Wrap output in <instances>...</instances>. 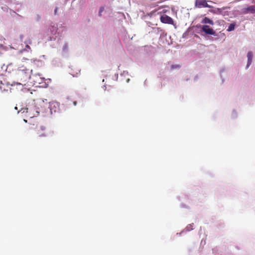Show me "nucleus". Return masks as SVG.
I'll return each instance as SVG.
<instances>
[{
  "label": "nucleus",
  "mask_w": 255,
  "mask_h": 255,
  "mask_svg": "<svg viewBox=\"0 0 255 255\" xmlns=\"http://www.w3.org/2000/svg\"><path fill=\"white\" fill-rule=\"evenodd\" d=\"M57 25L55 24L51 25L49 26L48 28V31L53 35L49 36L48 37V40L54 41H53V43L50 44V45L52 48L56 47L59 43L60 38L57 37V36L55 35L56 33H57Z\"/></svg>",
  "instance_id": "obj_1"
},
{
  "label": "nucleus",
  "mask_w": 255,
  "mask_h": 255,
  "mask_svg": "<svg viewBox=\"0 0 255 255\" xmlns=\"http://www.w3.org/2000/svg\"><path fill=\"white\" fill-rule=\"evenodd\" d=\"M49 112L50 115L60 112V104L57 102H49L48 108L45 110V113L47 114Z\"/></svg>",
  "instance_id": "obj_2"
},
{
  "label": "nucleus",
  "mask_w": 255,
  "mask_h": 255,
  "mask_svg": "<svg viewBox=\"0 0 255 255\" xmlns=\"http://www.w3.org/2000/svg\"><path fill=\"white\" fill-rule=\"evenodd\" d=\"M197 26L201 28V31L204 32L206 35L216 36L215 31L209 25L205 24L203 25H199Z\"/></svg>",
  "instance_id": "obj_3"
},
{
  "label": "nucleus",
  "mask_w": 255,
  "mask_h": 255,
  "mask_svg": "<svg viewBox=\"0 0 255 255\" xmlns=\"http://www.w3.org/2000/svg\"><path fill=\"white\" fill-rule=\"evenodd\" d=\"M44 104V100H40L37 102L36 104L34 105L35 114H33V116L30 117L31 118L38 116L40 112L45 113V111H43V108L42 107Z\"/></svg>",
  "instance_id": "obj_4"
},
{
  "label": "nucleus",
  "mask_w": 255,
  "mask_h": 255,
  "mask_svg": "<svg viewBox=\"0 0 255 255\" xmlns=\"http://www.w3.org/2000/svg\"><path fill=\"white\" fill-rule=\"evenodd\" d=\"M213 2L212 1L207 0H196L195 1V6L197 8L202 7H212V6L208 4L207 2Z\"/></svg>",
  "instance_id": "obj_5"
},
{
  "label": "nucleus",
  "mask_w": 255,
  "mask_h": 255,
  "mask_svg": "<svg viewBox=\"0 0 255 255\" xmlns=\"http://www.w3.org/2000/svg\"><path fill=\"white\" fill-rule=\"evenodd\" d=\"M160 19L161 22L163 23L169 24H173L174 23L173 19L171 17L166 14L161 15Z\"/></svg>",
  "instance_id": "obj_6"
},
{
  "label": "nucleus",
  "mask_w": 255,
  "mask_h": 255,
  "mask_svg": "<svg viewBox=\"0 0 255 255\" xmlns=\"http://www.w3.org/2000/svg\"><path fill=\"white\" fill-rule=\"evenodd\" d=\"M17 73L18 74H24L25 75V78H28V77H30V75H29V73L30 72H32V70H30V71L29 72V70L27 69L24 66H21V67H19L17 69Z\"/></svg>",
  "instance_id": "obj_7"
},
{
  "label": "nucleus",
  "mask_w": 255,
  "mask_h": 255,
  "mask_svg": "<svg viewBox=\"0 0 255 255\" xmlns=\"http://www.w3.org/2000/svg\"><path fill=\"white\" fill-rule=\"evenodd\" d=\"M19 112H21L22 113L25 112L27 113H29L30 114L29 116L30 117L32 116L33 114H35V106H34L33 107H29L24 109L21 108L20 111L17 112V113H19Z\"/></svg>",
  "instance_id": "obj_8"
},
{
  "label": "nucleus",
  "mask_w": 255,
  "mask_h": 255,
  "mask_svg": "<svg viewBox=\"0 0 255 255\" xmlns=\"http://www.w3.org/2000/svg\"><path fill=\"white\" fill-rule=\"evenodd\" d=\"M242 12L244 14H254L255 13V5H252L247 7H244L242 9Z\"/></svg>",
  "instance_id": "obj_9"
},
{
  "label": "nucleus",
  "mask_w": 255,
  "mask_h": 255,
  "mask_svg": "<svg viewBox=\"0 0 255 255\" xmlns=\"http://www.w3.org/2000/svg\"><path fill=\"white\" fill-rule=\"evenodd\" d=\"M210 8L211 9L209 10V12L216 14H222L223 10L225 9V7H224L220 8L212 6V7Z\"/></svg>",
  "instance_id": "obj_10"
},
{
  "label": "nucleus",
  "mask_w": 255,
  "mask_h": 255,
  "mask_svg": "<svg viewBox=\"0 0 255 255\" xmlns=\"http://www.w3.org/2000/svg\"><path fill=\"white\" fill-rule=\"evenodd\" d=\"M247 58H248V61H247V64L246 68L248 69V68H249V67L251 66V65L252 63V60H253V52L251 51H249L247 53Z\"/></svg>",
  "instance_id": "obj_11"
},
{
  "label": "nucleus",
  "mask_w": 255,
  "mask_h": 255,
  "mask_svg": "<svg viewBox=\"0 0 255 255\" xmlns=\"http://www.w3.org/2000/svg\"><path fill=\"white\" fill-rule=\"evenodd\" d=\"M193 224H194L193 223L189 224L187 226V227L185 228V229L182 230L181 232L177 233V235L180 236L184 233H186V232H189L190 231L193 230Z\"/></svg>",
  "instance_id": "obj_12"
},
{
  "label": "nucleus",
  "mask_w": 255,
  "mask_h": 255,
  "mask_svg": "<svg viewBox=\"0 0 255 255\" xmlns=\"http://www.w3.org/2000/svg\"><path fill=\"white\" fill-rule=\"evenodd\" d=\"M46 129V127L44 126H40L39 128H37V134H38L39 136V137H45V136H47V134H46V133L44 132V133H40V131H44Z\"/></svg>",
  "instance_id": "obj_13"
},
{
  "label": "nucleus",
  "mask_w": 255,
  "mask_h": 255,
  "mask_svg": "<svg viewBox=\"0 0 255 255\" xmlns=\"http://www.w3.org/2000/svg\"><path fill=\"white\" fill-rule=\"evenodd\" d=\"M62 55L64 57H66L68 54V43L67 42L64 43L62 47Z\"/></svg>",
  "instance_id": "obj_14"
},
{
  "label": "nucleus",
  "mask_w": 255,
  "mask_h": 255,
  "mask_svg": "<svg viewBox=\"0 0 255 255\" xmlns=\"http://www.w3.org/2000/svg\"><path fill=\"white\" fill-rule=\"evenodd\" d=\"M201 23L210 24L212 25L214 24V21L208 17H204L201 21Z\"/></svg>",
  "instance_id": "obj_15"
},
{
  "label": "nucleus",
  "mask_w": 255,
  "mask_h": 255,
  "mask_svg": "<svg viewBox=\"0 0 255 255\" xmlns=\"http://www.w3.org/2000/svg\"><path fill=\"white\" fill-rule=\"evenodd\" d=\"M236 25V24L235 22H233L230 23L229 26L228 27L227 30L229 32L233 31L235 29Z\"/></svg>",
  "instance_id": "obj_16"
},
{
  "label": "nucleus",
  "mask_w": 255,
  "mask_h": 255,
  "mask_svg": "<svg viewBox=\"0 0 255 255\" xmlns=\"http://www.w3.org/2000/svg\"><path fill=\"white\" fill-rule=\"evenodd\" d=\"M25 43L26 44L25 46V48L21 49L20 50V52L22 53L23 51H27L28 52L29 50H31L30 47L28 45V43H31V41H29L28 42L27 41H25Z\"/></svg>",
  "instance_id": "obj_17"
},
{
  "label": "nucleus",
  "mask_w": 255,
  "mask_h": 255,
  "mask_svg": "<svg viewBox=\"0 0 255 255\" xmlns=\"http://www.w3.org/2000/svg\"><path fill=\"white\" fill-rule=\"evenodd\" d=\"M32 60V59L31 60ZM33 62L35 64H37L38 66H41L43 64V62L41 60H37V59H33Z\"/></svg>",
  "instance_id": "obj_18"
},
{
  "label": "nucleus",
  "mask_w": 255,
  "mask_h": 255,
  "mask_svg": "<svg viewBox=\"0 0 255 255\" xmlns=\"http://www.w3.org/2000/svg\"><path fill=\"white\" fill-rule=\"evenodd\" d=\"M6 84L7 85H10L11 86H14L15 85L19 86L21 87H22L23 86V85L21 83L15 82H13L11 84H10L9 82H6Z\"/></svg>",
  "instance_id": "obj_19"
},
{
  "label": "nucleus",
  "mask_w": 255,
  "mask_h": 255,
  "mask_svg": "<svg viewBox=\"0 0 255 255\" xmlns=\"http://www.w3.org/2000/svg\"><path fill=\"white\" fill-rule=\"evenodd\" d=\"M105 10V6H101L99 8V12H98V16L99 17H101L102 15V12Z\"/></svg>",
  "instance_id": "obj_20"
},
{
  "label": "nucleus",
  "mask_w": 255,
  "mask_h": 255,
  "mask_svg": "<svg viewBox=\"0 0 255 255\" xmlns=\"http://www.w3.org/2000/svg\"><path fill=\"white\" fill-rule=\"evenodd\" d=\"M0 90L1 91V92H7L8 91V89H6L5 88L3 87V86H4V84L2 83L1 81H0Z\"/></svg>",
  "instance_id": "obj_21"
},
{
  "label": "nucleus",
  "mask_w": 255,
  "mask_h": 255,
  "mask_svg": "<svg viewBox=\"0 0 255 255\" xmlns=\"http://www.w3.org/2000/svg\"><path fill=\"white\" fill-rule=\"evenodd\" d=\"M232 119H235L237 117V113L235 110H233L231 115Z\"/></svg>",
  "instance_id": "obj_22"
},
{
  "label": "nucleus",
  "mask_w": 255,
  "mask_h": 255,
  "mask_svg": "<svg viewBox=\"0 0 255 255\" xmlns=\"http://www.w3.org/2000/svg\"><path fill=\"white\" fill-rule=\"evenodd\" d=\"M67 99L68 101H70L71 102H72L74 106H76L77 105V102L76 101H74L73 99H72L70 97H68L67 98Z\"/></svg>",
  "instance_id": "obj_23"
},
{
  "label": "nucleus",
  "mask_w": 255,
  "mask_h": 255,
  "mask_svg": "<svg viewBox=\"0 0 255 255\" xmlns=\"http://www.w3.org/2000/svg\"><path fill=\"white\" fill-rule=\"evenodd\" d=\"M225 71V68H222V69L220 70V77H221V78L222 79V83L224 82L225 81V79L222 77V73Z\"/></svg>",
  "instance_id": "obj_24"
},
{
  "label": "nucleus",
  "mask_w": 255,
  "mask_h": 255,
  "mask_svg": "<svg viewBox=\"0 0 255 255\" xmlns=\"http://www.w3.org/2000/svg\"><path fill=\"white\" fill-rule=\"evenodd\" d=\"M180 67L179 65H172L171 66V69L173 70L174 69L179 68Z\"/></svg>",
  "instance_id": "obj_25"
},
{
  "label": "nucleus",
  "mask_w": 255,
  "mask_h": 255,
  "mask_svg": "<svg viewBox=\"0 0 255 255\" xmlns=\"http://www.w3.org/2000/svg\"><path fill=\"white\" fill-rule=\"evenodd\" d=\"M218 251L217 248H214V249H213V254L214 255H221L218 253Z\"/></svg>",
  "instance_id": "obj_26"
},
{
  "label": "nucleus",
  "mask_w": 255,
  "mask_h": 255,
  "mask_svg": "<svg viewBox=\"0 0 255 255\" xmlns=\"http://www.w3.org/2000/svg\"><path fill=\"white\" fill-rule=\"evenodd\" d=\"M180 207L181 208H186V209H189V208L188 206H187V205H186L185 204H184V203H181L180 204Z\"/></svg>",
  "instance_id": "obj_27"
},
{
  "label": "nucleus",
  "mask_w": 255,
  "mask_h": 255,
  "mask_svg": "<svg viewBox=\"0 0 255 255\" xmlns=\"http://www.w3.org/2000/svg\"><path fill=\"white\" fill-rule=\"evenodd\" d=\"M128 74V72L127 71H124L121 74V76H125Z\"/></svg>",
  "instance_id": "obj_28"
},
{
  "label": "nucleus",
  "mask_w": 255,
  "mask_h": 255,
  "mask_svg": "<svg viewBox=\"0 0 255 255\" xmlns=\"http://www.w3.org/2000/svg\"><path fill=\"white\" fill-rule=\"evenodd\" d=\"M58 7H56L54 10V15H57L58 14Z\"/></svg>",
  "instance_id": "obj_29"
},
{
  "label": "nucleus",
  "mask_w": 255,
  "mask_h": 255,
  "mask_svg": "<svg viewBox=\"0 0 255 255\" xmlns=\"http://www.w3.org/2000/svg\"><path fill=\"white\" fill-rule=\"evenodd\" d=\"M113 79H115L116 80V81L118 80V74L116 73L114 75V76H113Z\"/></svg>",
  "instance_id": "obj_30"
},
{
  "label": "nucleus",
  "mask_w": 255,
  "mask_h": 255,
  "mask_svg": "<svg viewBox=\"0 0 255 255\" xmlns=\"http://www.w3.org/2000/svg\"><path fill=\"white\" fill-rule=\"evenodd\" d=\"M59 60L58 59H55L52 61V64L55 65L56 63L58 62Z\"/></svg>",
  "instance_id": "obj_31"
},
{
  "label": "nucleus",
  "mask_w": 255,
  "mask_h": 255,
  "mask_svg": "<svg viewBox=\"0 0 255 255\" xmlns=\"http://www.w3.org/2000/svg\"><path fill=\"white\" fill-rule=\"evenodd\" d=\"M188 34V32L187 31H185L182 35V37L183 38H186L187 35Z\"/></svg>",
  "instance_id": "obj_32"
},
{
  "label": "nucleus",
  "mask_w": 255,
  "mask_h": 255,
  "mask_svg": "<svg viewBox=\"0 0 255 255\" xmlns=\"http://www.w3.org/2000/svg\"><path fill=\"white\" fill-rule=\"evenodd\" d=\"M40 19H41L40 16L39 15L37 14L36 16V20L39 21Z\"/></svg>",
  "instance_id": "obj_33"
},
{
  "label": "nucleus",
  "mask_w": 255,
  "mask_h": 255,
  "mask_svg": "<svg viewBox=\"0 0 255 255\" xmlns=\"http://www.w3.org/2000/svg\"><path fill=\"white\" fill-rule=\"evenodd\" d=\"M41 79H42V81H43L46 80V79H45L44 78H41ZM47 80H48V79H47ZM48 80H49V81H51V79H48Z\"/></svg>",
  "instance_id": "obj_34"
},
{
  "label": "nucleus",
  "mask_w": 255,
  "mask_h": 255,
  "mask_svg": "<svg viewBox=\"0 0 255 255\" xmlns=\"http://www.w3.org/2000/svg\"><path fill=\"white\" fill-rule=\"evenodd\" d=\"M102 88H103V89H104V90L105 91H106V85H104L102 87Z\"/></svg>",
  "instance_id": "obj_35"
},
{
  "label": "nucleus",
  "mask_w": 255,
  "mask_h": 255,
  "mask_svg": "<svg viewBox=\"0 0 255 255\" xmlns=\"http://www.w3.org/2000/svg\"><path fill=\"white\" fill-rule=\"evenodd\" d=\"M45 87H47L48 85V83H46V82L44 83Z\"/></svg>",
  "instance_id": "obj_36"
},
{
  "label": "nucleus",
  "mask_w": 255,
  "mask_h": 255,
  "mask_svg": "<svg viewBox=\"0 0 255 255\" xmlns=\"http://www.w3.org/2000/svg\"><path fill=\"white\" fill-rule=\"evenodd\" d=\"M23 37V36L22 35H20V39H21V40H22Z\"/></svg>",
  "instance_id": "obj_37"
},
{
  "label": "nucleus",
  "mask_w": 255,
  "mask_h": 255,
  "mask_svg": "<svg viewBox=\"0 0 255 255\" xmlns=\"http://www.w3.org/2000/svg\"><path fill=\"white\" fill-rule=\"evenodd\" d=\"M3 47V45L2 44H0V48H1Z\"/></svg>",
  "instance_id": "obj_38"
},
{
  "label": "nucleus",
  "mask_w": 255,
  "mask_h": 255,
  "mask_svg": "<svg viewBox=\"0 0 255 255\" xmlns=\"http://www.w3.org/2000/svg\"><path fill=\"white\" fill-rule=\"evenodd\" d=\"M129 81H130V79H128L127 80V83H129Z\"/></svg>",
  "instance_id": "obj_39"
},
{
  "label": "nucleus",
  "mask_w": 255,
  "mask_h": 255,
  "mask_svg": "<svg viewBox=\"0 0 255 255\" xmlns=\"http://www.w3.org/2000/svg\"><path fill=\"white\" fill-rule=\"evenodd\" d=\"M23 121L25 122V123H27V121L25 119H23Z\"/></svg>",
  "instance_id": "obj_40"
},
{
  "label": "nucleus",
  "mask_w": 255,
  "mask_h": 255,
  "mask_svg": "<svg viewBox=\"0 0 255 255\" xmlns=\"http://www.w3.org/2000/svg\"><path fill=\"white\" fill-rule=\"evenodd\" d=\"M14 109H15V110H17V107H14Z\"/></svg>",
  "instance_id": "obj_41"
},
{
  "label": "nucleus",
  "mask_w": 255,
  "mask_h": 255,
  "mask_svg": "<svg viewBox=\"0 0 255 255\" xmlns=\"http://www.w3.org/2000/svg\"><path fill=\"white\" fill-rule=\"evenodd\" d=\"M37 75L40 76L41 75V74L40 73H38Z\"/></svg>",
  "instance_id": "obj_42"
},
{
  "label": "nucleus",
  "mask_w": 255,
  "mask_h": 255,
  "mask_svg": "<svg viewBox=\"0 0 255 255\" xmlns=\"http://www.w3.org/2000/svg\"><path fill=\"white\" fill-rule=\"evenodd\" d=\"M120 65L118 66V69L120 70Z\"/></svg>",
  "instance_id": "obj_43"
},
{
  "label": "nucleus",
  "mask_w": 255,
  "mask_h": 255,
  "mask_svg": "<svg viewBox=\"0 0 255 255\" xmlns=\"http://www.w3.org/2000/svg\"><path fill=\"white\" fill-rule=\"evenodd\" d=\"M146 80H145V81H144V85H145V83H146Z\"/></svg>",
  "instance_id": "obj_44"
},
{
  "label": "nucleus",
  "mask_w": 255,
  "mask_h": 255,
  "mask_svg": "<svg viewBox=\"0 0 255 255\" xmlns=\"http://www.w3.org/2000/svg\"><path fill=\"white\" fill-rule=\"evenodd\" d=\"M103 82H105V80L103 79V81H102Z\"/></svg>",
  "instance_id": "obj_45"
},
{
  "label": "nucleus",
  "mask_w": 255,
  "mask_h": 255,
  "mask_svg": "<svg viewBox=\"0 0 255 255\" xmlns=\"http://www.w3.org/2000/svg\"><path fill=\"white\" fill-rule=\"evenodd\" d=\"M43 58L45 57V55H42Z\"/></svg>",
  "instance_id": "obj_46"
}]
</instances>
